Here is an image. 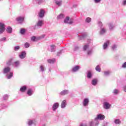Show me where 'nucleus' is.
<instances>
[{"label":"nucleus","mask_w":126,"mask_h":126,"mask_svg":"<svg viewBox=\"0 0 126 126\" xmlns=\"http://www.w3.org/2000/svg\"><path fill=\"white\" fill-rule=\"evenodd\" d=\"M99 126V120H96L95 118L94 120H92L89 123V126Z\"/></svg>","instance_id":"obj_1"},{"label":"nucleus","mask_w":126,"mask_h":126,"mask_svg":"<svg viewBox=\"0 0 126 126\" xmlns=\"http://www.w3.org/2000/svg\"><path fill=\"white\" fill-rule=\"evenodd\" d=\"M42 25H43V21L39 20L37 23L36 25L32 27V28L33 29H34V30L38 29V27H42Z\"/></svg>","instance_id":"obj_2"},{"label":"nucleus","mask_w":126,"mask_h":126,"mask_svg":"<svg viewBox=\"0 0 126 126\" xmlns=\"http://www.w3.org/2000/svg\"><path fill=\"white\" fill-rule=\"evenodd\" d=\"M60 107V103L59 102H55L53 104L52 106V110L53 112H56L59 107Z\"/></svg>","instance_id":"obj_3"},{"label":"nucleus","mask_w":126,"mask_h":126,"mask_svg":"<svg viewBox=\"0 0 126 126\" xmlns=\"http://www.w3.org/2000/svg\"><path fill=\"white\" fill-rule=\"evenodd\" d=\"M103 108L105 110H109L111 108V104L108 102L104 101L103 102Z\"/></svg>","instance_id":"obj_4"},{"label":"nucleus","mask_w":126,"mask_h":126,"mask_svg":"<svg viewBox=\"0 0 126 126\" xmlns=\"http://www.w3.org/2000/svg\"><path fill=\"white\" fill-rule=\"evenodd\" d=\"M5 31V26L3 23H0V34H2Z\"/></svg>","instance_id":"obj_5"},{"label":"nucleus","mask_w":126,"mask_h":126,"mask_svg":"<svg viewBox=\"0 0 126 126\" xmlns=\"http://www.w3.org/2000/svg\"><path fill=\"white\" fill-rule=\"evenodd\" d=\"M95 119L97 121H99V120L100 121H103V120L105 119V115H104L102 114H97Z\"/></svg>","instance_id":"obj_6"},{"label":"nucleus","mask_w":126,"mask_h":126,"mask_svg":"<svg viewBox=\"0 0 126 126\" xmlns=\"http://www.w3.org/2000/svg\"><path fill=\"white\" fill-rule=\"evenodd\" d=\"M16 21L17 22H18V23L22 24V23L24 22V17L19 16L16 18Z\"/></svg>","instance_id":"obj_7"},{"label":"nucleus","mask_w":126,"mask_h":126,"mask_svg":"<svg viewBox=\"0 0 126 126\" xmlns=\"http://www.w3.org/2000/svg\"><path fill=\"white\" fill-rule=\"evenodd\" d=\"M48 50L51 53H55L56 52V45L52 44L48 46Z\"/></svg>","instance_id":"obj_8"},{"label":"nucleus","mask_w":126,"mask_h":126,"mask_svg":"<svg viewBox=\"0 0 126 126\" xmlns=\"http://www.w3.org/2000/svg\"><path fill=\"white\" fill-rule=\"evenodd\" d=\"M89 98H85L83 101V105L84 107H87L89 105Z\"/></svg>","instance_id":"obj_9"},{"label":"nucleus","mask_w":126,"mask_h":126,"mask_svg":"<svg viewBox=\"0 0 126 126\" xmlns=\"http://www.w3.org/2000/svg\"><path fill=\"white\" fill-rule=\"evenodd\" d=\"M19 57L21 60H23L26 58V51H22L20 54L19 55Z\"/></svg>","instance_id":"obj_10"},{"label":"nucleus","mask_w":126,"mask_h":126,"mask_svg":"<svg viewBox=\"0 0 126 126\" xmlns=\"http://www.w3.org/2000/svg\"><path fill=\"white\" fill-rule=\"evenodd\" d=\"M10 70L11 68L8 66L4 67L3 69V74H7V73H9L10 72Z\"/></svg>","instance_id":"obj_11"},{"label":"nucleus","mask_w":126,"mask_h":126,"mask_svg":"<svg viewBox=\"0 0 126 126\" xmlns=\"http://www.w3.org/2000/svg\"><path fill=\"white\" fill-rule=\"evenodd\" d=\"M68 93H69V91H68V90H63L60 93V95H61V96H64L67 95Z\"/></svg>","instance_id":"obj_12"},{"label":"nucleus","mask_w":126,"mask_h":126,"mask_svg":"<svg viewBox=\"0 0 126 126\" xmlns=\"http://www.w3.org/2000/svg\"><path fill=\"white\" fill-rule=\"evenodd\" d=\"M34 94V91H33V89H29L27 92V95L28 96H32Z\"/></svg>","instance_id":"obj_13"},{"label":"nucleus","mask_w":126,"mask_h":126,"mask_svg":"<svg viewBox=\"0 0 126 126\" xmlns=\"http://www.w3.org/2000/svg\"><path fill=\"white\" fill-rule=\"evenodd\" d=\"M80 68V66H79V65H76L72 67L71 71L72 72H76V71H78V70H79Z\"/></svg>","instance_id":"obj_14"},{"label":"nucleus","mask_w":126,"mask_h":126,"mask_svg":"<svg viewBox=\"0 0 126 126\" xmlns=\"http://www.w3.org/2000/svg\"><path fill=\"white\" fill-rule=\"evenodd\" d=\"M109 45H110V40H107L103 45V49L106 50Z\"/></svg>","instance_id":"obj_15"},{"label":"nucleus","mask_w":126,"mask_h":126,"mask_svg":"<svg viewBox=\"0 0 126 126\" xmlns=\"http://www.w3.org/2000/svg\"><path fill=\"white\" fill-rule=\"evenodd\" d=\"M91 84L93 85V86H96V85L98 84V79L97 78L93 79L92 80Z\"/></svg>","instance_id":"obj_16"},{"label":"nucleus","mask_w":126,"mask_h":126,"mask_svg":"<svg viewBox=\"0 0 126 126\" xmlns=\"http://www.w3.org/2000/svg\"><path fill=\"white\" fill-rule=\"evenodd\" d=\"M13 76V72H10L6 74V77L7 79H11L12 77Z\"/></svg>","instance_id":"obj_17"},{"label":"nucleus","mask_w":126,"mask_h":126,"mask_svg":"<svg viewBox=\"0 0 126 126\" xmlns=\"http://www.w3.org/2000/svg\"><path fill=\"white\" fill-rule=\"evenodd\" d=\"M39 17L40 18H43L45 16V11L43 9H41L40 12L38 13Z\"/></svg>","instance_id":"obj_18"},{"label":"nucleus","mask_w":126,"mask_h":126,"mask_svg":"<svg viewBox=\"0 0 126 126\" xmlns=\"http://www.w3.org/2000/svg\"><path fill=\"white\" fill-rule=\"evenodd\" d=\"M87 54L88 57H91V56L93 55V49H88L87 51Z\"/></svg>","instance_id":"obj_19"},{"label":"nucleus","mask_w":126,"mask_h":126,"mask_svg":"<svg viewBox=\"0 0 126 126\" xmlns=\"http://www.w3.org/2000/svg\"><path fill=\"white\" fill-rule=\"evenodd\" d=\"M26 90H27V86H22L21 87V88L20 89V91L22 93H24V92H25V91H26Z\"/></svg>","instance_id":"obj_20"},{"label":"nucleus","mask_w":126,"mask_h":126,"mask_svg":"<svg viewBox=\"0 0 126 126\" xmlns=\"http://www.w3.org/2000/svg\"><path fill=\"white\" fill-rule=\"evenodd\" d=\"M61 107L62 108V109H64V108H65V107H66V100H63L62 103H61Z\"/></svg>","instance_id":"obj_21"},{"label":"nucleus","mask_w":126,"mask_h":126,"mask_svg":"<svg viewBox=\"0 0 126 126\" xmlns=\"http://www.w3.org/2000/svg\"><path fill=\"white\" fill-rule=\"evenodd\" d=\"M64 23H68V24H72V21L69 20V17H66L65 19L64 20Z\"/></svg>","instance_id":"obj_22"},{"label":"nucleus","mask_w":126,"mask_h":126,"mask_svg":"<svg viewBox=\"0 0 126 126\" xmlns=\"http://www.w3.org/2000/svg\"><path fill=\"white\" fill-rule=\"evenodd\" d=\"M35 122H36L35 121V120H30L29 119L28 121V125L29 126H31L33 125V124H35Z\"/></svg>","instance_id":"obj_23"},{"label":"nucleus","mask_w":126,"mask_h":126,"mask_svg":"<svg viewBox=\"0 0 126 126\" xmlns=\"http://www.w3.org/2000/svg\"><path fill=\"white\" fill-rule=\"evenodd\" d=\"M55 3L58 6H61L63 3L62 0H55Z\"/></svg>","instance_id":"obj_24"},{"label":"nucleus","mask_w":126,"mask_h":126,"mask_svg":"<svg viewBox=\"0 0 126 126\" xmlns=\"http://www.w3.org/2000/svg\"><path fill=\"white\" fill-rule=\"evenodd\" d=\"M39 72H45V71L46 70V68H45V66L43 65H41L39 66Z\"/></svg>","instance_id":"obj_25"},{"label":"nucleus","mask_w":126,"mask_h":126,"mask_svg":"<svg viewBox=\"0 0 126 126\" xmlns=\"http://www.w3.org/2000/svg\"><path fill=\"white\" fill-rule=\"evenodd\" d=\"M114 123L115 124V125H121V124H122V122L119 119H115Z\"/></svg>","instance_id":"obj_26"},{"label":"nucleus","mask_w":126,"mask_h":126,"mask_svg":"<svg viewBox=\"0 0 126 126\" xmlns=\"http://www.w3.org/2000/svg\"><path fill=\"white\" fill-rule=\"evenodd\" d=\"M19 64H20V62L19 61H16L13 64V66L15 67H19Z\"/></svg>","instance_id":"obj_27"},{"label":"nucleus","mask_w":126,"mask_h":126,"mask_svg":"<svg viewBox=\"0 0 126 126\" xmlns=\"http://www.w3.org/2000/svg\"><path fill=\"white\" fill-rule=\"evenodd\" d=\"M6 31L9 34H11L12 33V28L9 26L7 28Z\"/></svg>","instance_id":"obj_28"},{"label":"nucleus","mask_w":126,"mask_h":126,"mask_svg":"<svg viewBox=\"0 0 126 126\" xmlns=\"http://www.w3.org/2000/svg\"><path fill=\"white\" fill-rule=\"evenodd\" d=\"M86 37V34H82V35L78 36V40H83V39H85Z\"/></svg>","instance_id":"obj_29"},{"label":"nucleus","mask_w":126,"mask_h":126,"mask_svg":"<svg viewBox=\"0 0 126 126\" xmlns=\"http://www.w3.org/2000/svg\"><path fill=\"white\" fill-rule=\"evenodd\" d=\"M48 63H55V62H56V59L55 58H53L52 59H48L47 60Z\"/></svg>","instance_id":"obj_30"},{"label":"nucleus","mask_w":126,"mask_h":126,"mask_svg":"<svg viewBox=\"0 0 126 126\" xmlns=\"http://www.w3.org/2000/svg\"><path fill=\"white\" fill-rule=\"evenodd\" d=\"M87 77L89 79L92 78V73L90 71L88 72L87 74Z\"/></svg>","instance_id":"obj_31"},{"label":"nucleus","mask_w":126,"mask_h":126,"mask_svg":"<svg viewBox=\"0 0 126 126\" xmlns=\"http://www.w3.org/2000/svg\"><path fill=\"white\" fill-rule=\"evenodd\" d=\"M64 17V15L63 14H60L57 16V19H63Z\"/></svg>","instance_id":"obj_32"},{"label":"nucleus","mask_w":126,"mask_h":126,"mask_svg":"<svg viewBox=\"0 0 126 126\" xmlns=\"http://www.w3.org/2000/svg\"><path fill=\"white\" fill-rule=\"evenodd\" d=\"M106 33V30L104 28H101L100 31V35H103V34H105Z\"/></svg>","instance_id":"obj_33"},{"label":"nucleus","mask_w":126,"mask_h":126,"mask_svg":"<svg viewBox=\"0 0 126 126\" xmlns=\"http://www.w3.org/2000/svg\"><path fill=\"white\" fill-rule=\"evenodd\" d=\"M111 74V71H110L109 70L108 71H105L104 72V74L105 75V76H109V75Z\"/></svg>","instance_id":"obj_34"},{"label":"nucleus","mask_w":126,"mask_h":126,"mask_svg":"<svg viewBox=\"0 0 126 126\" xmlns=\"http://www.w3.org/2000/svg\"><path fill=\"white\" fill-rule=\"evenodd\" d=\"M64 53V51L63 50H61L59 52H57V56L60 57L62 54H63Z\"/></svg>","instance_id":"obj_35"},{"label":"nucleus","mask_w":126,"mask_h":126,"mask_svg":"<svg viewBox=\"0 0 126 126\" xmlns=\"http://www.w3.org/2000/svg\"><path fill=\"white\" fill-rule=\"evenodd\" d=\"M95 70H96V71H98V72H101V68H100V65H97L95 67Z\"/></svg>","instance_id":"obj_36"},{"label":"nucleus","mask_w":126,"mask_h":126,"mask_svg":"<svg viewBox=\"0 0 126 126\" xmlns=\"http://www.w3.org/2000/svg\"><path fill=\"white\" fill-rule=\"evenodd\" d=\"M24 47H25V48H26V49H28V48H29V47H30V44L28 42H26L24 44Z\"/></svg>","instance_id":"obj_37"},{"label":"nucleus","mask_w":126,"mask_h":126,"mask_svg":"<svg viewBox=\"0 0 126 126\" xmlns=\"http://www.w3.org/2000/svg\"><path fill=\"white\" fill-rule=\"evenodd\" d=\"M109 27L110 30H112V29H113L115 27V26L113 25V24L110 23L109 24Z\"/></svg>","instance_id":"obj_38"},{"label":"nucleus","mask_w":126,"mask_h":126,"mask_svg":"<svg viewBox=\"0 0 126 126\" xmlns=\"http://www.w3.org/2000/svg\"><path fill=\"white\" fill-rule=\"evenodd\" d=\"M20 33L21 34V35H24V34H25V29H21Z\"/></svg>","instance_id":"obj_39"},{"label":"nucleus","mask_w":126,"mask_h":126,"mask_svg":"<svg viewBox=\"0 0 126 126\" xmlns=\"http://www.w3.org/2000/svg\"><path fill=\"white\" fill-rule=\"evenodd\" d=\"M79 50V46L77 45H75L74 46V51H78Z\"/></svg>","instance_id":"obj_40"},{"label":"nucleus","mask_w":126,"mask_h":126,"mask_svg":"<svg viewBox=\"0 0 126 126\" xmlns=\"http://www.w3.org/2000/svg\"><path fill=\"white\" fill-rule=\"evenodd\" d=\"M7 99H8V95L5 94L3 96V100H4V101H6V100H7Z\"/></svg>","instance_id":"obj_41"},{"label":"nucleus","mask_w":126,"mask_h":126,"mask_svg":"<svg viewBox=\"0 0 126 126\" xmlns=\"http://www.w3.org/2000/svg\"><path fill=\"white\" fill-rule=\"evenodd\" d=\"M7 65H11V64H12V59H10L7 62Z\"/></svg>","instance_id":"obj_42"},{"label":"nucleus","mask_w":126,"mask_h":126,"mask_svg":"<svg viewBox=\"0 0 126 126\" xmlns=\"http://www.w3.org/2000/svg\"><path fill=\"white\" fill-rule=\"evenodd\" d=\"M89 48V45L88 44H86L83 47V50L84 51H86V50H87V48Z\"/></svg>","instance_id":"obj_43"},{"label":"nucleus","mask_w":126,"mask_h":126,"mask_svg":"<svg viewBox=\"0 0 126 126\" xmlns=\"http://www.w3.org/2000/svg\"><path fill=\"white\" fill-rule=\"evenodd\" d=\"M20 46H16L14 47V51H18V50H20Z\"/></svg>","instance_id":"obj_44"},{"label":"nucleus","mask_w":126,"mask_h":126,"mask_svg":"<svg viewBox=\"0 0 126 126\" xmlns=\"http://www.w3.org/2000/svg\"><path fill=\"white\" fill-rule=\"evenodd\" d=\"M86 22H87V23L91 22V19L89 17L87 18L86 19Z\"/></svg>","instance_id":"obj_45"},{"label":"nucleus","mask_w":126,"mask_h":126,"mask_svg":"<svg viewBox=\"0 0 126 126\" xmlns=\"http://www.w3.org/2000/svg\"><path fill=\"white\" fill-rule=\"evenodd\" d=\"M113 93L115 95H117V94H119V90L117 89H115L113 91Z\"/></svg>","instance_id":"obj_46"},{"label":"nucleus","mask_w":126,"mask_h":126,"mask_svg":"<svg viewBox=\"0 0 126 126\" xmlns=\"http://www.w3.org/2000/svg\"><path fill=\"white\" fill-rule=\"evenodd\" d=\"M116 49H117V46L115 44L112 46V49L113 51L116 50Z\"/></svg>","instance_id":"obj_47"},{"label":"nucleus","mask_w":126,"mask_h":126,"mask_svg":"<svg viewBox=\"0 0 126 126\" xmlns=\"http://www.w3.org/2000/svg\"><path fill=\"white\" fill-rule=\"evenodd\" d=\"M32 41H33V42H35L36 41V36H32L31 38Z\"/></svg>","instance_id":"obj_48"},{"label":"nucleus","mask_w":126,"mask_h":126,"mask_svg":"<svg viewBox=\"0 0 126 126\" xmlns=\"http://www.w3.org/2000/svg\"><path fill=\"white\" fill-rule=\"evenodd\" d=\"M122 67L123 68H126V62H125L123 64Z\"/></svg>","instance_id":"obj_49"},{"label":"nucleus","mask_w":126,"mask_h":126,"mask_svg":"<svg viewBox=\"0 0 126 126\" xmlns=\"http://www.w3.org/2000/svg\"><path fill=\"white\" fill-rule=\"evenodd\" d=\"M95 3H99L101 1V0H94Z\"/></svg>","instance_id":"obj_50"},{"label":"nucleus","mask_w":126,"mask_h":126,"mask_svg":"<svg viewBox=\"0 0 126 126\" xmlns=\"http://www.w3.org/2000/svg\"><path fill=\"white\" fill-rule=\"evenodd\" d=\"M98 24L100 27H102L103 24L101 22H98Z\"/></svg>","instance_id":"obj_51"},{"label":"nucleus","mask_w":126,"mask_h":126,"mask_svg":"<svg viewBox=\"0 0 126 126\" xmlns=\"http://www.w3.org/2000/svg\"><path fill=\"white\" fill-rule=\"evenodd\" d=\"M2 107L3 109H5V108H7V105H5L4 104L2 105Z\"/></svg>","instance_id":"obj_52"},{"label":"nucleus","mask_w":126,"mask_h":126,"mask_svg":"<svg viewBox=\"0 0 126 126\" xmlns=\"http://www.w3.org/2000/svg\"><path fill=\"white\" fill-rule=\"evenodd\" d=\"M80 126H87V125L85 124L82 123L80 124Z\"/></svg>","instance_id":"obj_53"},{"label":"nucleus","mask_w":126,"mask_h":126,"mask_svg":"<svg viewBox=\"0 0 126 126\" xmlns=\"http://www.w3.org/2000/svg\"><path fill=\"white\" fill-rule=\"evenodd\" d=\"M123 5H126V0H123Z\"/></svg>","instance_id":"obj_54"},{"label":"nucleus","mask_w":126,"mask_h":126,"mask_svg":"<svg viewBox=\"0 0 126 126\" xmlns=\"http://www.w3.org/2000/svg\"><path fill=\"white\" fill-rule=\"evenodd\" d=\"M124 92H126V86L123 87Z\"/></svg>","instance_id":"obj_55"},{"label":"nucleus","mask_w":126,"mask_h":126,"mask_svg":"<svg viewBox=\"0 0 126 126\" xmlns=\"http://www.w3.org/2000/svg\"><path fill=\"white\" fill-rule=\"evenodd\" d=\"M6 40V38L5 37H3L1 38V41H5Z\"/></svg>","instance_id":"obj_56"},{"label":"nucleus","mask_w":126,"mask_h":126,"mask_svg":"<svg viewBox=\"0 0 126 126\" xmlns=\"http://www.w3.org/2000/svg\"><path fill=\"white\" fill-rule=\"evenodd\" d=\"M91 42H92V40H91V39H88V43H91Z\"/></svg>","instance_id":"obj_57"},{"label":"nucleus","mask_w":126,"mask_h":126,"mask_svg":"<svg viewBox=\"0 0 126 126\" xmlns=\"http://www.w3.org/2000/svg\"><path fill=\"white\" fill-rule=\"evenodd\" d=\"M73 7H77V4L73 5Z\"/></svg>","instance_id":"obj_58"},{"label":"nucleus","mask_w":126,"mask_h":126,"mask_svg":"<svg viewBox=\"0 0 126 126\" xmlns=\"http://www.w3.org/2000/svg\"><path fill=\"white\" fill-rule=\"evenodd\" d=\"M45 37V35H42V38H44Z\"/></svg>","instance_id":"obj_59"},{"label":"nucleus","mask_w":126,"mask_h":126,"mask_svg":"<svg viewBox=\"0 0 126 126\" xmlns=\"http://www.w3.org/2000/svg\"><path fill=\"white\" fill-rule=\"evenodd\" d=\"M49 70L50 72H51V68H49Z\"/></svg>","instance_id":"obj_60"},{"label":"nucleus","mask_w":126,"mask_h":126,"mask_svg":"<svg viewBox=\"0 0 126 126\" xmlns=\"http://www.w3.org/2000/svg\"><path fill=\"white\" fill-rule=\"evenodd\" d=\"M38 4H41V2H38Z\"/></svg>","instance_id":"obj_61"}]
</instances>
